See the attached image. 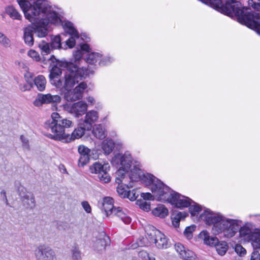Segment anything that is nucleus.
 <instances>
[{"mask_svg": "<svg viewBox=\"0 0 260 260\" xmlns=\"http://www.w3.org/2000/svg\"><path fill=\"white\" fill-rule=\"evenodd\" d=\"M145 232L148 239L154 242L158 248L166 249L170 246V242L166 236L153 225H147Z\"/></svg>", "mask_w": 260, "mask_h": 260, "instance_id": "obj_7", "label": "nucleus"}, {"mask_svg": "<svg viewBox=\"0 0 260 260\" xmlns=\"http://www.w3.org/2000/svg\"><path fill=\"white\" fill-rule=\"evenodd\" d=\"M28 25L24 28V40L26 44L31 46L34 44L33 33H35L39 38H43L47 36V30L45 28L44 23L40 24L33 23Z\"/></svg>", "mask_w": 260, "mask_h": 260, "instance_id": "obj_8", "label": "nucleus"}, {"mask_svg": "<svg viewBox=\"0 0 260 260\" xmlns=\"http://www.w3.org/2000/svg\"><path fill=\"white\" fill-rule=\"evenodd\" d=\"M196 228L195 225H192L186 227L185 229L184 234L188 239L192 237V232L195 230Z\"/></svg>", "mask_w": 260, "mask_h": 260, "instance_id": "obj_43", "label": "nucleus"}, {"mask_svg": "<svg viewBox=\"0 0 260 260\" xmlns=\"http://www.w3.org/2000/svg\"><path fill=\"white\" fill-rule=\"evenodd\" d=\"M139 196L137 190L133 189L127 191L126 198L129 199L132 201H135Z\"/></svg>", "mask_w": 260, "mask_h": 260, "instance_id": "obj_47", "label": "nucleus"}, {"mask_svg": "<svg viewBox=\"0 0 260 260\" xmlns=\"http://www.w3.org/2000/svg\"><path fill=\"white\" fill-rule=\"evenodd\" d=\"M200 217L207 224L213 225L212 230L214 234H221L227 238L234 237L242 224L240 220L226 217L219 213L214 212L209 209L205 210Z\"/></svg>", "mask_w": 260, "mask_h": 260, "instance_id": "obj_3", "label": "nucleus"}, {"mask_svg": "<svg viewBox=\"0 0 260 260\" xmlns=\"http://www.w3.org/2000/svg\"><path fill=\"white\" fill-rule=\"evenodd\" d=\"M0 43L5 47L10 46V40L1 32H0Z\"/></svg>", "mask_w": 260, "mask_h": 260, "instance_id": "obj_45", "label": "nucleus"}, {"mask_svg": "<svg viewBox=\"0 0 260 260\" xmlns=\"http://www.w3.org/2000/svg\"><path fill=\"white\" fill-rule=\"evenodd\" d=\"M141 197H142L144 200H153L154 199L153 196L149 192L142 193Z\"/></svg>", "mask_w": 260, "mask_h": 260, "instance_id": "obj_56", "label": "nucleus"}, {"mask_svg": "<svg viewBox=\"0 0 260 260\" xmlns=\"http://www.w3.org/2000/svg\"><path fill=\"white\" fill-rule=\"evenodd\" d=\"M117 192L121 198H126L127 191L122 185L118 184V186L117 187Z\"/></svg>", "mask_w": 260, "mask_h": 260, "instance_id": "obj_48", "label": "nucleus"}, {"mask_svg": "<svg viewBox=\"0 0 260 260\" xmlns=\"http://www.w3.org/2000/svg\"><path fill=\"white\" fill-rule=\"evenodd\" d=\"M6 13L12 19L20 20L21 16L18 11L13 6H8L6 8Z\"/></svg>", "mask_w": 260, "mask_h": 260, "instance_id": "obj_34", "label": "nucleus"}, {"mask_svg": "<svg viewBox=\"0 0 260 260\" xmlns=\"http://www.w3.org/2000/svg\"><path fill=\"white\" fill-rule=\"evenodd\" d=\"M241 20V24L255 30L258 34L260 35V16L259 14L250 10L245 15V18Z\"/></svg>", "mask_w": 260, "mask_h": 260, "instance_id": "obj_12", "label": "nucleus"}, {"mask_svg": "<svg viewBox=\"0 0 260 260\" xmlns=\"http://www.w3.org/2000/svg\"><path fill=\"white\" fill-rule=\"evenodd\" d=\"M60 21L61 20L57 14L54 11H50V8L47 4V10L43 14L38 16V18L35 21L30 22L40 24L41 25H42V23H44L45 24V28L48 30V26L49 23L57 25L60 23Z\"/></svg>", "mask_w": 260, "mask_h": 260, "instance_id": "obj_11", "label": "nucleus"}, {"mask_svg": "<svg viewBox=\"0 0 260 260\" xmlns=\"http://www.w3.org/2000/svg\"><path fill=\"white\" fill-rule=\"evenodd\" d=\"M58 228L59 230L70 231L71 230V224L68 222H60L58 223Z\"/></svg>", "mask_w": 260, "mask_h": 260, "instance_id": "obj_44", "label": "nucleus"}, {"mask_svg": "<svg viewBox=\"0 0 260 260\" xmlns=\"http://www.w3.org/2000/svg\"><path fill=\"white\" fill-rule=\"evenodd\" d=\"M73 125V122L70 119L63 118L57 112H53L51 115V119L44 123V127L51 133L47 134L48 138L60 141L63 143H69L75 139H79L87 131L83 124L80 121L78 126L74 129L71 135L65 133V128H70Z\"/></svg>", "mask_w": 260, "mask_h": 260, "instance_id": "obj_1", "label": "nucleus"}, {"mask_svg": "<svg viewBox=\"0 0 260 260\" xmlns=\"http://www.w3.org/2000/svg\"><path fill=\"white\" fill-rule=\"evenodd\" d=\"M31 87V86H29L25 84L19 85V88L22 91H25L26 90H29Z\"/></svg>", "mask_w": 260, "mask_h": 260, "instance_id": "obj_58", "label": "nucleus"}, {"mask_svg": "<svg viewBox=\"0 0 260 260\" xmlns=\"http://www.w3.org/2000/svg\"><path fill=\"white\" fill-rule=\"evenodd\" d=\"M83 54L82 51L80 50H76L73 53V57L75 62L79 61L82 57Z\"/></svg>", "mask_w": 260, "mask_h": 260, "instance_id": "obj_53", "label": "nucleus"}, {"mask_svg": "<svg viewBox=\"0 0 260 260\" xmlns=\"http://www.w3.org/2000/svg\"><path fill=\"white\" fill-rule=\"evenodd\" d=\"M111 163L113 165H119L121 168L128 171L134 165L132 155L128 152H125L124 154H116L112 158Z\"/></svg>", "mask_w": 260, "mask_h": 260, "instance_id": "obj_13", "label": "nucleus"}, {"mask_svg": "<svg viewBox=\"0 0 260 260\" xmlns=\"http://www.w3.org/2000/svg\"><path fill=\"white\" fill-rule=\"evenodd\" d=\"M188 214L185 212H178L174 213L172 215V222L173 226L178 228L179 226V223L181 220L184 219Z\"/></svg>", "mask_w": 260, "mask_h": 260, "instance_id": "obj_31", "label": "nucleus"}, {"mask_svg": "<svg viewBox=\"0 0 260 260\" xmlns=\"http://www.w3.org/2000/svg\"><path fill=\"white\" fill-rule=\"evenodd\" d=\"M137 204L139 206L140 208L144 211H148L150 209V203L146 201H138Z\"/></svg>", "mask_w": 260, "mask_h": 260, "instance_id": "obj_42", "label": "nucleus"}, {"mask_svg": "<svg viewBox=\"0 0 260 260\" xmlns=\"http://www.w3.org/2000/svg\"><path fill=\"white\" fill-rule=\"evenodd\" d=\"M62 64L67 68V71L62 78H60L61 71L56 67L53 68L49 74L51 84L58 88H63L70 91L76 84L85 79L90 73L88 69L84 67L79 68L74 63L64 62Z\"/></svg>", "mask_w": 260, "mask_h": 260, "instance_id": "obj_2", "label": "nucleus"}, {"mask_svg": "<svg viewBox=\"0 0 260 260\" xmlns=\"http://www.w3.org/2000/svg\"><path fill=\"white\" fill-rule=\"evenodd\" d=\"M51 47L52 49H60L61 46V39L59 36L53 37L51 39Z\"/></svg>", "mask_w": 260, "mask_h": 260, "instance_id": "obj_41", "label": "nucleus"}, {"mask_svg": "<svg viewBox=\"0 0 260 260\" xmlns=\"http://www.w3.org/2000/svg\"><path fill=\"white\" fill-rule=\"evenodd\" d=\"M110 244L109 237L106 235L103 238L97 239L94 243V248L98 251L105 250L106 247Z\"/></svg>", "mask_w": 260, "mask_h": 260, "instance_id": "obj_27", "label": "nucleus"}, {"mask_svg": "<svg viewBox=\"0 0 260 260\" xmlns=\"http://www.w3.org/2000/svg\"><path fill=\"white\" fill-rule=\"evenodd\" d=\"M235 251L237 254L240 256H244L246 253L245 249L240 244L236 245L235 247Z\"/></svg>", "mask_w": 260, "mask_h": 260, "instance_id": "obj_49", "label": "nucleus"}, {"mask_svg": "<svg viewBox=\"0 0 260 260\" xmlns=\"http://www.w3.org/2000/svg\"><path fill=\"white\" fill-rule=\"evenodd\" d=\"M125 209L123 210L121 207H118L114 209L112 214L119 217L125 223L128 224L131 222V218L127 215Z\"/></svg>", "mask_w": 260, "mask_h": 260, "instance_id": "obj_28", "label": "nucleus"}, {"mask_svg": "<svg viewBox=\"0 0 260 260\" xmlns=\"http://www.w3.org/2000/svg\"><path fill=\"white\" fill-rule=\"evenodd\" d=\"M37 260H56L54 251L45 245L38 246L35 250Z\"/></svg>", "mask_w": 260, "mask_h": 260, "instance_id": "obj_15", "label": "nucleus"}, {"mask_svg": "<svg viewBox=\"0 0 260 260\" xmlns=\"http://www.w3.org/2000/svg\"><path fill=\"white\" fill-rule=\"evenodd\" d=\"M64 109L75 117H79L86 112L87 105L84 102L80 101L73 104L64 105Z\"/></svg>", "mask_w": 260, "mask_h": 260, "instance_id": "obj_14", "label": "nucleus"}, {"mask_svg": "<svg viewBox=\"0 0 260 260\" xmlns=\"http://www.w3.org/2000/svg\"><path fill=\"white\" fill-rule=\"evenodd\" d=\"M217 253L220 255H223L226 252L228 246L225 242L221 241L215 246Z\"/></svg>", "mask_w": 260, "mask_h": 260, "instance_id": "obj_37", "label": "nucleus"}, {"mask_svg": "<svg viewBox=\"0 0 260 260\" xmlns=\"http://www.w3.org/2000/svg\"><path fill=\"white\" fill-rule=\"evenodd\" d=\"M99 119V114L97 111L91 110L86 113L84 119L81 121L83 126H85L87 131L91 129L92 124L94 123Z\"/></svg>", "mask_w": 260, "mask_h": 260, "instance_id": "obj_19", "label": "nucleus"}, {"mask_svg": "<svg viewBox=\"0 0 260 260\" xmlns=\"http://www.w3.org/2000/svg\"><path fill=\"white\" fill-rule=\"evenodd\" d=\"M116 143L110 138H107L102 144V148L106 154L111 153L115 147Z\"/></svg>", "mask_w": 260, "mask_h": 260, "instance_id": "obj_30", "label": "nucleus"}, {"mask_svg": "<svg viewBox=\"0 0 260 260\" xmlns=\"http://www.w3.org/2000/svg\"><path fill=\"white\" fill-rule=\"evenodd\" d=\"M28 55L36 61H38L40 60L39 54L35 50H30V51H29L28 52Z\"/></svg>", "mask_w": 260, "mask_h": 260, "instance_id": "obj_52", "label": "nucleus"}, {"mask_svg": "<svg viewBox=\"0 0 260 260\" xmlns=\"http://www.w3.org/2000/svg\"><path fill=\"white\" fill-rule=\"evenodd\" d=\"M107 165H103L99 162H95L90 167L89 170L92 173L99 174L106 169V167H108Z\"/></svg>", "mask_w": 260, "mask_h": 260, "instance_id": "obj_35", "label": "nucleus"}, {"mask_svg": "<svg viewBox=\"0 0 260 260\" xmlns=\"http://www.w3.org/2000/svg\"><path fill=\"white\" fill-rule=\"evenodd\" d=\"M34 83L39 91H42L45 89L46 81L43 75H39L36 77L34 79Z\"/></svg>", "mask_w": 260, "mask_h": 260, "instance_id": "obj_32", "label": "nucleus"}, {"mask_svg": "<svg viewBox=\"0 0 260 260\" xmlns=\"http://www.w3.org/2000/svg\"><path fill=\"white\" fill-rule=\"evenodd\" d=\"M113 60V58L110 56H105L100 61L99 64L101 66H105L111 62Z\"/></svg>", "mask_w": 260, "mask_h": 260, "instance_id": "obj_51", "label": "nucleus"}, {"mask_svg": "<svg viewBox=\"0 0 260 260\" xmlns=\"http://www.w3.org/2000/svg\"><path fill=\"white\" fill-rule=\"evenodd\" d=\"M210 7L218 12L229 16H236L238 21L242 23V20L245 18L248 12L250 10L248 8L244 7L237 0H225L224 5H222L221 0H212Z\"/></svg>", "mask_w": 260, "mask_h": 260, "instance_id": "obj_4", "label": "nucleus"}, {"mask_svg": "<svg viewBox=\"0 0 260 260\" xmlns=\"http://www.w3.org/2000/svg\"><path fill=\"white\" fill-rule=\"evenodd\" d=\"M113 201V199L109 197H105L103 199V210H104L107 216L112 214L114 209L116 208L114 206Z\"/></svg>", "mask_w": 260, "mask_h": 260, "instance_id": "obj_25", "label": "nucleus"}, {"mask_svg": "<svg viewBox=\"0 0 260 260\" xmlns=\"http://www.w3.org/2000/svg\"><path fill=\"white\" fill-rule=\"evenodd\" d=\"M80 48L82 51H84L86 52H89L90 50V47L87 44H83L80 46Z\"/></svg>", "mask_w": 260, "mask_h": 260, "instance_id": "obj_59", "label": "nucleus"}, {"mask_svg": "<svg viewBox=\"0 0 260 260\" xmlns=\"http://www.w3.org/2000/svg\"><path fill=\"white\" fill-rule=\"evenodd\" d=\"M60 101L61 98L58 95L39 93L34 101V105L36 107H40L43 104H58Z\"/></svg>", "mask_w": 260, "mask_h": 260, "instance_id": "obj_16", "label": "nucleus"}, {"mask_svg": "<svg viewBox=\"0 0 260 260\" xmlns=\"http://www.w3.org/2000/svg\"><path fill=\"white\" fill-rule=\"evenodd\" d=\"M199 236L204 240V243L210 246H215L218 243V239L215 236H210L209 233L206 231H202Z\"/></svg>", "mask_w": 260, "mask_h": 260, "instance_id": "obj_23", "label": "nucleus"}, {"mask_svg": "<svg viewBox=\"0 0 260 260\" xmlns=\"http://www.w3.org/2000/svg\"><path fill=\"white\" fill-rule=\"evenodd\" d=\"M19 196L21 198L24 206L27 208L32 209L35 206V200L34 196L31 193H26L20 192Z\"/></svg>", "mask_w": 260, "mask_h": 260, "instance_id": "obj_24", "label": "nucleus"}, {"mask_svg": "<svg viewBox=\"0 0 260 260\" xmlns=\"http://www.w3.org/2000/svg\"><path fill=\"white\" fill-rule=\"evenodd\" d=\"M78 151L80 155L78 159V166L83 167L89 161L90 150L84 145H80L78 147Z\"/></svg>", "mask_w": 260, "mask_h": 260, "instance_id": "obj_22", "label": "nucleus"}, {"mask_svg": "<svg viewBox=\"0 0 260 260\" xmlns=\"http://www.w3.org/2000/svg\"><path fill=\"white\" fill-rule=\"evenodd\" d=\"M82 206L85 212L87 213H89L91 211V207L87 201H83L81 203Z\"/></svg>", "mask_w": 260, "mask_h": 260, "instance_id": "obj_54", "label": "nucleus"}, {"mask_svg": "<svg viewBox=\"0 0 260 260\" xmlns=\"http://www.w3.org/2000/svg\"><path fill=\"white\" fill-rule=\"evenodd\" d=\"M201 206L195 202H191V204L189 205V212L192 216L198 215L201 211Z\"/></svg>", "mask_w": 260, "mask_h": 260, "instance_id": "obj_39", "label": "nucleus"}, {"mask_svg": "<svg viewBox=\"0 0 260 260\" xmlns=\"http://www.w3.org/2000/svg\"><path fill=\"white\" fill-rule=\"evenodd\" d=\"M63 173H67V170H66V169L65 168H64L63 169Z\"/></svg>", "mask_w": 260, "mask_h": 260, "instance_id": "obj_64", "label": "nucleus"}, {"mask_svg": "<svg viewBox=\"0 0 260 260\" xmlns=\"http://www.w3.org/2000/svg\"><path fill=\"white\" fill-rule=\"evenodd\" d=\"M176 251L178 253L180 257L185 260H194L196 255L194 253L188 249H186L181 243H177L175 245Z\"/></svg>", "mask_w": 260, "mask_h": 260, "instance_id": "obj_21", "label": "nucleus"}, {"mask_svg": "<svg viewBox=\"0 0 260 260\" xmlns=\"http://www.w3.org/2000/svg\"><path fill=\"white\" fill-rule=\"evenodd\" d=\"M152 212L154 216L160 218H164L168 214V210L164 205L159 206L154 208Z\"/></svg>", "mask_w": 260, "mask_h": 260, "instance_id": "obj_33", "label": "nucleus"}, {"mask_svg": "<svg viewBox=\"0 0 260 260\" xmlns=\"http://www.w3.org/2000/svg\"><path fill=\"white\" fill-rule=\"evenodd\" d=\"M248 5L254 10L260 11V0H248Z\"/></svg>", "mask_w": 260, "mask_h": 260, "instance_id": "obj_46", "label": "nucleus"}, {"mask_svg": "<svg viewBox=\"0 0 260 260\" xmlns=\"http://www.w3.org/2000/svg\"><path fill=\"white\" fill-rule=\"evenodd\" d=\"M20 140L22 143L23 147L26 149H29V145L27 139L23 135H21L20 136Z\"/></svg>", "mask_w": 260, "mask_h": 260, "instance_id": "obj_55", "label": "nucleus"}, {"mask_svg": "<svg viewBox=\"0 0 260 260\" xmlns=\"http://www.w3.org/2000/svg\"><path fill=\"white\" fill-rule=\"evenodd\" d=\"M203 3L205 4L209 5L210 6L211 3H212V0H201Z\"/></svg>", "mask_w": 260, "mask_h": 260, "instance_id": "obj_61", "label": "nucleus"}, {"mask_svg": "<svg viewBox=\"0 0 260 260\" xmlns=\"http://www.w3.org/2000/svg\"><path fill=\"white\" fill-rule=\"evenodd\" d=\"M24 13V16L29 22H34L38 16L46 11L47 4L45 0H17Z\"/></svg>", "mask_w": 260, "mask_h": 260, "instance_id": "obj_5", "label": "nucleus"}, {"mask_svg": "<svg viewBox=\"0 0 260 260\" xmlns=\"http://www.w3.org/2000/svg\"><path fill=\"white\" fill-rule=\"evenodd\" d=\"M140 254H141V255L144 254V255H147V257L149 258V260H151L150 258L148 256V254H147V252H144V251H142V252H140Z\"/></svg>", "mask_w": 260, "mask_h": 260, "instance_id": "obj_62", "label": "nucleus"}, {"mask_svg": "<svg viewBox=\"0 0 260 260\" xmlns=\"http://www.w3.org/2000/svg\"><path fill=\"white\" fill-rule=\"evenodd\" d=\"M87 100L88 103H89L91 105H93L95 103V100L92 96H89L87 98Z\"/></svg>", "mask_w": 260, "mask_h": 260, "instance_id": "obj_60", "label": "nucleus"}, {"mask_svg": "<svg viewBox=\"0 0 260 260\" xmlns=\"http://www.w3.org/2000/svg\"><path fill=\"white\" fill-rule=\"evenodd\" d=\"M92 133L95 138L99 139H103L107 136L105 128L101 124L94 125L93 127Z\"/></svg>", "mask_w": 260, "mask_h": 260, "instance_id": "obj_29", "label": "nucleus"}, {"mask_svg": "<svg viewBox=\"0 0 260 260\" xmlns=\"http://www.w3.org/2000/svg\"><path fill=\"white\" fill-rule=\"evenodd\" d=\"M38 46L41 50L42 55L44 56L50 54L52 49L51 47H50L49 43L44 41H41Z\"/></svg>", "mask_w": 260, "mask_h": 260, "instance_id": "obj_36", "label": "nucleus"}, {"mask_svg": "<svg viewBox=\"0 0 260 260\" xmlns=\"http://www.w3.org/2000/svg\"><path fill=\"white\" fill-rule=\"evenodd\" d=\"M141 180L147 185H151V190L157 200L165 191V188L168 186L165 185L160 180L156 178L153 175L149 173H144Z\"/></svg>", "mask_w": 260, "mask_h": 260, "instance_id": "obj_9", "label": "nucleus"}, {"mask_svg": "<svg viewBox=\"0 0 260 260\" xmlns=\"http://www.w3.org/2000/svg\"><path fill=\"white\" fill-rule=\"evenodd\" d=\"M128 172V170L120 167L115 173V182L118 184L122 183L129 188L132 187L133 185L132 182H129V176H126V174Z\"/></svg>", "mask_w": 260, "mask_h": 260, "instance_id": "obj_20", "label": "nucleus"}, {"mask_svg": "<svg viewBox=\"0 0 260 260\" xmlns=\"http://www.w3.org/2000/svg\"><path fill=\"white\" fill-rule=\"evenodd\" d=\"M250 260H260V254L257 251H254L251 254Z\"/></svg>", "mask_w": 260, "mask_h": 260, "instance_id": "obj_57", "label": "nucleus"}, {"mask_svg": "<svg viewBox=\"0 0 260 260\" xmlns=\"http://www.w3.org/2000/svg\"><path fill=\"white\" fill-rule=\"evenodd\" d=\"M64 31L70 35V37L66 41V46L70 48H73L76 44V39L79 37L77 30L74 28L73 24L70 21H66L62 24Z\"/></svg>", "mask_w": 260, "mask_h": 260, "instance_id": "obj_17", "label": "nucleus"}, {"mask_svg": "<svg viewBox=\"0 0 260 260\" xmlns=\"http://www.w3.org/2000/svg\"><path fill=\"white\" fill-rule=\"evenodd\" d=\"M3 192L4 194V197H5V198L6 199V202H8V201H7V197H6V192L5 191H3Z\"/></svg>", "mask_w": 260, "mask_h": 260, "instance_id": "obj_63", "label": "nucleus"}, {"mask_svg": "<svg viewBox=\"0 0 260 260\" xmlns=\"http://www.w3.org/2000/svg\"><path fill=\"white\" fill-rule=\"evenodd\" d=\"M101 57V55L99 53H91L88 55L86 58V62L90 64H93L96 63Z\"/></svg>", "mask_w": 260, "mask_h": 260, "instance_id": "obj_38", "label": "nucleus"}, {"mask_svg": "<svg viewBox=\"0 0 260 260\" xmlns=\"http://www.w3.org/2000/svg\"><path fill=\"white\" fill-rule=\"evenodd\" d=\"M239 237L241 240L251 241L254 249H260V233L252 232L251 229L246 225L240 226L238 230Z\"/></svg>", "mask_w": 260, "mask_h": 260, "instance_id": "obj_10", "label": "nucleus"}, {"mask_svg": "<svg viewBox=\"0 0 260 260\" xmlns=\"http://www.w3.org/2000/svg\"><path fill=\"white\" fill-rule=\"evenodd\" d=\"M87 87V84L84 82H81L73 90V91L65 94L64 98L68 101H75L81 99L84 90Z\"/></svg>", "mask_w": 260, "mask_h": 260, "instance_id": "obj_18", "label": "nucleus"}, {"mask_svg": "<svg viewBox=\"0 0 260 260\" xmlns=\"http://www.w3.org/2000/svg\"><path fill=\"white\" fill-rule=\"evenodd\" d=\"M108 167H106V169L98 174V177L100 181L103 183H107L110 181L111 177L107 173Z\"/></svg>", "mask_w": 260, "mask_h": 260, "instance_id": "obj_40", "label": "nucleus"}, {"mask_svg": "<svg viewBox=\"0 0 260 260\" xmlns=\"http://www.w3.org/2000/svg\"><path fill=\"white\" fill-rule=\"evenodd\" d=\"M164 189L165 191L159 197V201L168 202L180 209L187 207L191 204L192 200L189 198L173 191L169 186Z\"/></svg>", "mask_w": 260, "mask_h": 260, "instance_id": "obj_6", "label": "nucleus"}, {"mask_svg": "<svg viewBox=\"0 0 260 260\" xmlns=\"http://www.w3.org/2000/svg\"><path fill=\"white\" fill-rule=\"evenodd\" d=\"M72 252L74 258L78 259L81 258V252L78 247H73L72 249Z\"/></svg>", "mask_w": 260, "mask_h": 260, "instance_id": "obj_50", "label": "nucleus"}, {"mask_svg": "<svg viewBox=\"0 0 260 260\" xmlns=\"http://www.w3.org/2000/svg\"><path fill=\"white\" fill-rule=\"evenodd\" d=\"M139 166L138 164L134 165L133 168L129 170V178L132 182L137 181L140 180L143 175V172L140 169Z\"/></svg>", "mask_w": 260, "mask_h": 260, "instance_id": "obj_26", "label": "nucleus"}]
</instances>
